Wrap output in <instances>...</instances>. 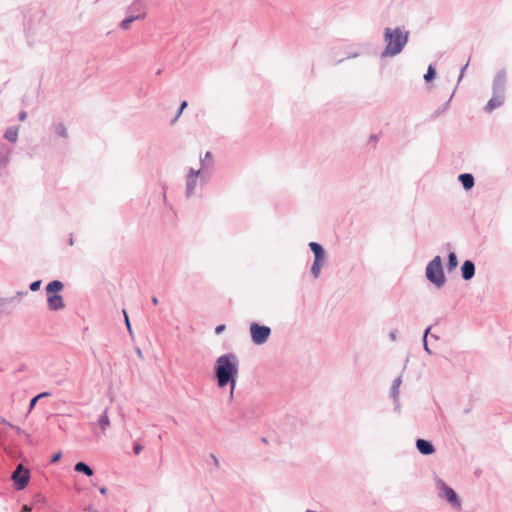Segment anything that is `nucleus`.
I'll use <instances>...</instances> for the list:
<instances>
[{
  "label": "nucleus",
  "mask_w": 512,
  "mask_h": 512,
  "mask_svg": "<svg viewBox=\"0 0 512 512\" xmlns=\"http://www.w3.org/2000/svg\"><path fill=\"white\" fill-rule=\"evenodd\" d=\"M125 326L129 332V334L132 336V328H131V322H125Z\"/></svg>",
  "instance_id": "nucleus-30"
},
{
  "label": "nucleus",
  "mask_w": 512,
  "mask_h": 512,
  "mask_svg": "<svg viewBox=\"0 0 512 512\" xmlns=\"http://www.w3.org/2000/svg\"><path fill=\"white\" fill-rule=\"evenodd\" d=\"M140 10H141V11H140V13H139V14H137V15H132V16H130V17H128V18H126V19H124V20L121 22L120 27H121L122 29H128V28H129V26H130V24H131L133 21H135V20H137V19H143V18L146 16V12H145V11H143L142 9H140Z\"/></svg>",
  "instance_id": "nucleus-15"
},
{
  "label": "nucleus",
  "mask_w": 512,
  "mask_h": 512,
  "mask_svg": "<svg viewBox=\"0 0 512 512\" xmlns=\"http://www.w3.org/2000/svg\"><path fill=\"white\" fill-rule=\"evenodd\" d=\"M4 137L10 142H15L18 138V128L17 127L8 128L5 131Z\"/></svg>",
  "instance_id": "nucleus-19"
},
{
  "label": "nucleus",
  "mask_w": 512,
  "mask_h": 512,
  "mask_svg": "<svg viewBox=\"0 0 512 512\" xmlns=\"http://www.w3.org/2000/svg\"><path fill=\"white\" fill-rule=\"evenodd\" d=\"M97 425L101 430V434H105L107 428L110 426V419L108 416V409L106 408L102 414L98 417Z\"/></svg>",
  "instance_id": "nucleus-11"
},
{
  "label": "nucleus",
  "mask_w": 512,
  "mask_h": 512,
  "mask_svg": "<svg viewBox=\"0 0 512 512\" xmlns=\"http://www.w3.org/2000/svg\"><path fill=\"white\" fill-rule=\"evenodd\" d=\"M433 329V326H429L425 329L424 331V335H423V346H424V350L428 353V354H431V350L429 348V344H428V336L430 335L431 338H434L435 340H438V336L434 333H432Z\"/></svg>",
  "instance_id": "nucleus-14"
},
{
  "label": "nucleus",
  "mask_w": 512,
  "mask_h": 512,
  "mask_svg": "<svg viewBox=\"0 0 512 512\" xmlns=\"http://www.w3.org/2000/svg\"><path fill=\"white\" fill-rule=\"evenodd\" d=\"M99 491H100V493H101V494H103V495H106V494H107V488H105V487H101V488L99 489Z\"/></svg>",
  "instance_id": "nucleus-36"
},
{
  "label": "nucleus",
  "mask_w": 512,
  "mask_h": 512,
  "mask_svg": "<svg viewBox=\"0 0 512 512\" xmlns=\"http://www.w3.org/2000/svg\"><path fill=\"white\" fill-rule=\"evenodd\" d=\"M504 102V97L502 94H495L487 103L485 110L487 112H492L494 109L500 107Z\"/></svg>",
  "instance_id": "nucleus-9"
},
{
  "label": "nucleus",
  "mask_w": 512,
  "mask_h": 512,
  "mask_svg": "<svg viewBox=\"0 0 512 512\" xmlns=\"http://www.w3.org/2000/svg\"><path fill=\"white\" fill-rule=\"evenodd\" d=\"M47 396H50V393L49 392H42L40 394L37 395V397L39 399L43 398V397H47Z\"/></svg>",
  "instance_id": "nucleus-32"
},
{
  "label": "nucleus",
  "mask_w": 512,
  "mask_h": 512,
  "mask_svg": "<svg viewBox=\"0 0 512 512\" xmlns=\"http://www.w3.org/2000/svg\"><path fill=\"white\" fill-rule=\"evenodd\" d=\"M12 480L16 490H23L29 483L30 472L24 469L22 464H18L15 471L12 473Z\"/></svg>",
  "instance_id": "nucleus-7"
},
{
  "label": "nucleus",
  "mask_w": 512,
  "mask_h": 512,
  "mask_svg": "<svg viewBox=\"0 0 512 512\" xmlns=\"http://www.w3.org/2000/svg\"><path fill=\"white\" fill-rule=\"evenodd\" d=\"M63 289L62 282L54 280L46 287L47 303L51 310H59L64 307L63 298L58 293Z\"/></svg>",
  "instance_id": "nucleus-3"
},
{
  "label": "nucleus",
  "mask_w": 512,
  "mask_h": 512,
  "mask_svg": "<svg viewBox=\"0 0 512 512\" xmlns=\"http://www.w3.org/2000/svg\"><path fill=\"white\" fill-rule=\"evenodd\" d=\"M210 156H211L210 152H207L206 153V158H210Z\"/></svg>",
  "instance_id": "nucleus-40"
},
{
  "label": "nucleus",
  "mask_w": 512,
  "mask_h": 512,
  "mask_svg": "<svg viewBox=\"0 0 512 512\" xmlns=\"http://www.w3.org/2000/svg\"><path fill=\"white\" fill-rule=\"evenodd\" d=\"M435 485L438 490V495L446 499L453 507L460 508L461 501L459 500L456 492L449 487L441 478H435Z\"/></svg>",
  "instance_id": "nucleus-5"
},
{
  "label": "nucleus",
  "mask_w": 512,
  "mask_h": 512,
  "mask_svg": "<svg viewBox=\"0 0 512 512\" xmlns=\"http://www.w3.org/2000/svg\"><path fill=\"white\" fill-rule=\"evenodd\" d=\"M496 81L499 83V85H501V84H502V82L504 81V74H500V75H498V77H497V80H496Z\"/></svg>",
  "instance_id": "nucleus-31"
},
{
  "label": "nucleus",
  "mask_w": 512,
  "mask_h": 512,
  "mask_svg": "<svg viewBox=\"0 0 512 512\" xmlns=\"http://www.w3.org/2000/svg\"><path fill=\"white\" fill-rule=\"evenodd\" d=\"M188 103L186 101H183L180 105V108H179V111H178V114L176 116V119H178L181 115V113L183 112V110L187 107Z\"/></svg>",
  "instance_id": "nucleus-26"
},
{
  "label": "nucleus",
  "mask_w": 512,
  "mask_h": 512,
  "mask_svg": "<svg viewBox=\"0 0 512 512\" xmlns=\"http://www.w3.org/2000/svg\"><path fill=\"white\" fill-rule=\"evenodd\" d=\"M143 450V447L141 444H139L138 442H135L134 445H133V451L136 455L140 454L141 451Z\"/></svg>",
  "instance_id": "nucleus-24"
},
{
  "label": "nucleus",
  "mask_w": 512,
  "mask_h": 512,
  "mask_svg": "<svg viewBox=\"0 0 512 512\" xmlns=\"http://www.w3.org/2000/svg\"><path fill=\"white\" fill-rule=\"evenodd\" d=\"M26 117H27V114H26L25 111L21 112L20 115H19V119L21 121H24L26 119Z\"/></svg>",
  "instance_id": "nucleus-33"
},
{
  "label": "nucleus",
  "mask_w": 512,
  "mask_h": 512,
  "mask_svg": "<svg viewBox=\"0 0 512 512\" xmlns=\"http://www.w3.org/2000/svg\"><path fill=\"white\" fill-rule=\"evenodd\" d=\"M402 384V378L401 376H398L394 379L392 386H391V397L393 398L394 403L396 406H399V388Z\"/></svg>",
  "instance_id": "nucleus-12"
},
{
  "label": "nucleus",
  "mask_w": 512,
  "mask_h": 512,
  "mask_svg": "<svg viewBox=\"0 0 512 512\" xmlns=\"http://www.w3.org/2000/svg\"><path fill=\"white\" fill-rule=\"evenodd\" d=\"M457 265H458L457 257L454 252H451L449 254V258H448V270L451 271V270L455 269L457 267Z\"/></svg>",
  "instance_id": "nucleus-21"
},
{
  "label": "nucleus",
  "mask_w": 512,
  "mask_h": 512,
  "mask_svg": "<svg viewBox=\"0 0 512 512\" xmlns=\"http://www.w3.org/2000/svg\"><path fill=\"white\" fill-rule=\"evenodd\" d=\"M250 333L253 343L256 345H262L267 342L271 334V329L268 326L252 322L250 326Z\"/></svg>",
  "instance_id": "nucleus-6"
},
{
  "label": "nucleus",
  "mask_w": 512,
  "mask_h": 512,
  "mask_svg": "<svg viewBox=\"0 0 512 512\" xmlns=\"http://www.w3.org/2000/svg\"><path fill=\"white\" fill-rule=\"evenodd\" d=\"M56 131L57 133L62 136V137H65L67 135L66 133V129L65 127L62 125V124H59L57 127H56Z\"/></svg>",
  "instance_id": "nucleus-23"
},
{
  "label": "nucleus",
  "mask_w": 512,
  "mask_h": 512,
  "mask_svg": "<svg viewBox=\"0 0 512 512\" xmlns=\"http://www.w3.org/2000/svg\"><path fill=\"white\" fill-rule=\"evenodd\" d=\"M60 458H61V453H57V454H55V455L52 457L51 462H52V463H55V462H57Z\"/></svg>",
  "instance_id": "nucleus-29"
},
{
  "label": "nucleus",
  "mask_w": 512,
  "mask_h": 512,
  "mask_svg": "<svg viewBox=\"0 0 512 512\" xmlns=\"http://www.w3.org/2000/svg\"><path fill=\"white\" fill-rule=\"evenodd\" d=\"M199 175V171H194L193 169L190 170L188 177H187V194H192L195 186H196V180Z\"/></svg>",
  "instance_id": "nucleus-13"
},
{
  "label": "nucleus",
  "mask_w": 512,
  "mask_h": 512,
  "mask_svg": "<svg viewBox=\"0 0 512 512\" xmlns=\"http://www.w3.org/2000/svg\"><path fill=\"white\" fill-rule=\"evenodd\" d=\"M416 448L423 455H431L435 451L433 444L430 441L424 439H418L416 441Z\"/></svg>",
  "instance_id": "nucleus-8"
},
{
  "label": "nucleus",
  "mask_w": 512,
  "mask_h": 512,
  "mask_svg": "<svg viewBox=\"0 0 512 512\" xmlns=\"http://www.w3.org/2000/svg\"><path fill=\"white\" fill-rule=\"evenodd\" d=\"M40 286H41V281L40 280L34 281V282L31 283L30 289L32 291H37V290H39Z\"/></svg>",
  "instance_id": "nucleus-25"
},
{
  "label": "nucleus",
  "mask_w": 512,
  "mask_h": 512,
  "mask_svg": "<svg viewBox=\"0 0 512 512\" xmlns=\"http://www.w3.org/2000/svg\"><path fill=\"white\" fill-rule=\"evenodd\" d=\"M11 427H12V428H14V429H16V431H17L18 433H20L21 429H20L19 427H16V426H11Z\"/></svg>",
  "instance_id": "nucleus-38"
},
{
  "label": "nucleus",
  "mask_w": 512,
  "mask_h": 512,
  "mask_svg": "<svg viewBox=\"0 0 512 512\" xmlns=\"http://www.w3.org/2000/svg\"><path fill=\"white\" fill-rule=\"evenodd\" d=\"M89 512H97V511H95V510H91V511H89Z\"/></svg>",
  "instance_id": "nucleus-43"
},
{
  "label": "nucleus",
  "mask_w": 512,
  "mask_h": 512,
  "mask_svg": "<svg viewBox=\"0 0 512 512\" xmlns=\"http://www.w3.org/2000/svg\"><path fill=\"white\" fill-rule=\"evenodd\" d=\"M322 262L323 260H317L315 259L313 265H312V268H311V272L312 274L314 275L315 278H317L320 274V270H321V267H322Z\"/></svg>",
  "instance_id": "nucleus-20"
},
{
  "label": "nucleus",
  "mask_w": 512,
  "mask_h": 512,
  "mask_svg": "<svg viewBox=\"0 0 512 512\" xmlns=\"http://www.w3.org/2000/svg\"><path fill=\"white\" fill-rule=\"evenodd\" d=\"M462 277L465 280L471 279L475 274V266L474 263L470 260H467L462 265Z\"/></svg>",
  "instance_id": "nucleus-10"
},
{
  "label": "nucleus",
  "mask_w": 512,
  "mask_h": 512,
  "mask_svg": "<svg viewBox=\"0 0 512 512\" xmlns=\"http://www.w3.org/2000/svg\"><path fill=\"white\" fill-rule=\"evenodd\" d=\"M211 457H212V459H213L214 464H215L216 466H219V461H218L217 457H216V456H214V455H211Z\"/></svg>",
  "instance_id": "nucleus-35"
},
{
  "label": "nucleus",
  "mask_w": 512,
  "mask_h": 512,
  "mask_svg": "<svg viewBox=\"0 0 512 512\" xmlns=\"http://www.w3.org/2000/svg\"><path fill=\"white\" fill-rule=\"evenodd\" d=\"M32 510V508L28 505H24L22 507V512H30Z\"/></svg>",
  "instance_id": "nucleus-34"
},
{
  "label": "nucleus",
  "mask_w": 512,
  "mask_h": 512,
  "mask_svg": "<svg viewBox=\"0 0 512 512\" xmlns=\"http://www.w3.org/2000/svg\"><path fill=\"white\" fill-rule=\"evenodd\" d=\"M152 301H153L154 304H157V302H158L156 297H153Z\"/></svg>",
  "instance_id": "nucleus-39"
},
{
  "label": "nucleus",
  "mask_w": 512,
  "mask_h": 512,
  "mask_svg": "<svg viewBox=\"0 0 512 512\" xmlns=\"http://www.w3.org/2000/svg\"><path fill=\"white\" fill-rule=\"evenodd\" d=\"M239 372V359L234 353L219 356L215 363V376L219 388L230 387V398H233Z\"/></svg>",
  "instance_id": "nucleus-1"
},
{
  "label": "nucleus",
  "mask_w": 512,
  "mask_h": 512,
  "mask_svg": "<svg viewBox=\"0 0 512 512\" xmlns=\"http://www.w3.org/2000/svg\"><path fill=\"white\" fill-rule=\"evenodd\" d=\"M38 400H39V398L37 396H35L34 398L31 399L30 404H29V411H31L35 407Z\"/></svg>",
  "instance_id": "nucleus-27"
},
{
  "label": "nucleus",
  "mask_w": 512,
  "mask_h": 512,
  "mask_svg": "<svg viewBox=\"0 0 512 512\" xmlns=\"http://www.w3.org/2000/svg\"><path fill=\"white\" fill-rule=\"evenodd\" d=\"M426 276L429 281L434 283L437 287H441L445 283V276L442 268V261L440 256L434 257L426 268Z\"/></svg>",
  "instance_id": "nucleus-4"
},
{
  "label": "nucleus",
  "mask_w": 512,
  "mask_h": 512,
  "mask_svg": "<svg viewBox=\"0 0 512 512\" xmlns=\"http://www.w3.org/2000/svg\"><path fill=\"white\" fill-rule=\"evenodd\" d=\"M310 249L315 254V259L323 260L324 259V250L323 248L316 242H311L309 244Z\"/></svg>",
  "instance_id": "nucleus-17"
},
{
  "label": "nucleus",
  "mask_w": 512,
  "mask_h": 512,
  "mask_svg": "<svg viewBox=\"0 0 512 512\" xmlns=\"http://www.w3.org/2000/svg\"><path fill=\"white\" fill-rule=\"evenodd\" d=\"M226 329V326L224 324H221V325H218L216 328H215V333L217 335L221 334L224 330Z\"/></svg>",
  "instance_id": "nucleus-28"
},
{
  "label": "nucleus",
  "mask_w": 512,
  "mask_h": 512,
  "mask_svg": "<svg viewBox=\"0 0 512 512\" xmlns=\"http://www.w3.org/2000/svg\"><path fill=\"white\" fill-rule=\"evenodd\" d=\"M137 354H138L139 356H141V351H140V349H138V350H137Z\"/></svg>",
  "instance_id": "nucleus-42"
},
{
  "label": "nucleus",
  "mask_w": 512,
  "mask_h": 512,
  "mask_svg": "<svg viewBox=\"0 0 512 512\" xmlns=\"http://www.w3.org/2000/svg\"><path fill=\"white\" fill-rule=\"evenodd\" d=\"M74 470L76 472L83 473L86 476H92L93 475V470L91 469V467L89 465H87L86 463H84V462L76 463L75 466H74Z\"/></svg>",
  "instance_id": "nucleus-16"
},
{
  "label": "nucleus",
  "mask_w": 512,
  "mask_h": 512,
  "mask_svg": "<svg viewBox=\"0 0 512 512\" xmlns=\"http://www.w3.org/2000/svg\"><path fill=\"white\" fill-rule=\"evenodd\" d=\"M389 336H390V339L392 341H394L396 339V333L395 332H391Z\"/></svg>",
  "instance_id": "nucleus-37"
},
{
  "label": "nucleus",
  "mask_w": 512,
  "mask_h": 512,
  "mask_svg": "<svg viewBox=\"0 0 512 512\" xmlns=\"http://www.w3.org/2000/svg\"><path fill=\"white\" fill-rule=\"evenodd\" d=\"M434 76H435V70L432 66H429L427 73L424 75V79L426 81H430L431 79L434 78Z\"/></svg>",
  "instance_id": "nucleus-22"
},
{
  "label": "nucleus",
  "mask_w": 512,
  "mask_h": 512,
  "mask_svg": "<svg viewBox=\"0 0 512 512\" xmlns=\"http://www.w3.org/2000/svg\"><path fill=\"white\" fill-rule=\"evenodd\" d=\"M459 180L465 189H470L474 185V178L471 174H461Z\"/></svg>",
  "instance_id": "nucleus-18"
},
{
  "label": "nucleus",
  "mask_w": 512,
  "mask_h": 512,
  "mask_svg": "<svg viewBox=\"0 0 512 512\" xmlns=\"http://www.w3.org/2000/svg\"><path fill=\"white\" fill-rule=\"evenodd\" d=\"M124 316H125V321H128V317H127V314L124 312Z\"/></svg>",
  "instance_id": "nucleus-41"
},
{
  "label": "nucleus",
  "mask_w": 512,
  "mask_h": 512,
  "mask_svg": "<svg viewBox=\"0 0 512 512\" xmlns=\"http://www.w3.org/2000/svg\"><path fill=\"white\" fill-rule=\"evenodd\" d=\"M385 41L386 48L383 55L394 56L398 54L407 43V34H404L398 28L395 30H392L391 28H386Z\"/></svg>",
  "instance_id": "nucleus-2"
}]
</instances>
